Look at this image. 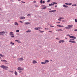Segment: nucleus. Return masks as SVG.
<instances>
[{"mask_svg": "<svg viewBox=\"0 0 77 77\" xmlns=\"http://www.w3.org/2000/svg\"><path fill=\"white\" fill-rule=\"evenodd\" d=\"M15 41L16 42L17 41V42H19V41H18V40H15Z\"/></svg>", "mask_w": 77, "mask_h": 77, "instance_id": "46", "label": "nucleus"}, {"mask_svg": "<svg viewBox=\"0 0 77 77\" xmlns=\"http://www.w3.org/2000/svg\"><path fill=\"white\" fill-rule=\"evenodd\" d=\"M21 2L22 3H25V2H23V1H22V2Z\"/></svg>", "mask_w": 77, "mask_h": 77, "instance_id": "41", "label": "nucleus"}, {"mask_svg": "<svg viewBox=\"0 0 77 77\" xmlns=\"http://www.w3.org/2000/svg\"><path fill=\"white\" fill-rule=\"evenodd\" d=\"M66 36H70V35L68 34V35H66Z\"/></svg>", "mask_w": 77, "mask_h": 77, "instance_id": "49", "label": "nucleus"}, {"mask_svg": "<svg viewBox=\"0 0 77 77\" xmlns=\"http://www.w3.org/2000/svg\"><path fill=\"white\" fill-rule=\"evenodd\" d=\"M35 7H38L39 6L38 5H35Z\"/></svg>", "mask_w": 77, "mask_h": 77, "instance_id": "51", "label": "nucleus"}, {"mask_svg": "<svg viewBox=\"0 0 77 77\" xmlns=\"http://www.w3.org/2000/svg\"><path fill=\"white\" fill-rule=\"evenodd\" d=\"M74 31H77V29H75L74 30Z\"/></svg>", "mask_w": 77, "mask_h": 77, "instance_id": "54", "label": "nucleus"}, {"mask_svg": "<svg viewBox=\"0 0 77 77\" xmlns=\"http://www.w3.org/2000/svg\"><path fill=\"white\" fill-rule=\"evenodd\" d=\"M37 63V62L35 60H34L32 61V63H33L34 64H35V63Z\"/></svg>", "mask_w": 77, "mask_h": 77, "instance_id": "8", "label": "nucleus"}, {"mask_svg": "<svg viewBox=\"0 0 77 77\" xmlns=\"http://www.w3.org/2000/svg\"><path fill=\"white\" fill-rule=\"evenodd\" d=\"M10 72H13V71H10Z\"/></svg>", "mask_w": 77, "mask_h": 77, "instance_id": "53", "label": "nucleus"}, {"mask_svg": "<svg viewBox=\"0 0 77 77\" xmlns=\"http://www.w3.org/2000/svg\"><path fill=\"white\" fill-rule=\"evenodd\" d=\"M63 7H64V8H68V6H66V5H63Z\"/></svg>", "mask_w": 77, "mask_h": 77, "instance_id": "22", "label": "nucleus"}, {"mask_svg": "<svg viewBox=\"0 0 77 77\" xmlns=\"http://www.w3.org/2000/svg\"><path fill=\"white\" fill-rule=\"evenodd\" d=\"M69 42H71L72 43H75V44L76 43V42L75 41H71V40H70L69 41Z\"/></svg>", "mask_w": 77, "mask_h": 77, "instance_id": "5", "label": "nucleus"}, {"mask_svg": "<svg viewBox=\"0 0 77 77\" xmlns=\"http://www.w3.org/2000/svg\"><path fill=\"white\" fill-rule=\"evenodd\" d=\"M0 67L1 68H3L4 69H5L6 70H7V69H8H8L9 68V67L8 66H7L4 65L1 66H0Z\"/></svg>", "mask_w": 77, "mask_h": 77, "instance_id": "1", "label": "nucleus"}, {"mask_svg": "<svg viewBox=\"0 0 77 77\" xmlns=\"http://www.w3.org/2000/svg\"><path fill=\"white\" fill-rule=\"evenodd\" d=\"M42 9H46V7H43V8H42Z\"/></svg>", "mask_w": 77, "mask_h": 77, "instance_id": "37", "label": "nucleus"}, {"mask_svg": "<svg viewBox=\"0 0 77 77\" xmlns=\"http://www.w3.org/2000/svg\"><path fill=\"white\" fill-rule=\"evenodd\" d=\"M58 42L60 43H62H62H63V42H65V41L63 40H60V41Z\"/></svg>", "mask_w": 77, "mask_h": 77, "instance_id": "3", "label": "nucleus"}, {"mask_svg": "<svg viewBox=\"0 0 77 77\" xmlns=\"http://www.w3.org/2000/svg\"><path fill=\"white\" fill-rule=\"evenodd\" d=\"M53 12H56V10H52Z\"/></svg>", "mask_w": 77, "mask_h": 77, "instance_id": "45", "label": "nucleus"}, {"mask_svg": "<svg viewBox=\"0 0 77 77\" xmlns=\"http://www.w3.org/2000/svg\"><path fill=\"white\" fill-rule=\"evenodd\" d=\"M32 32V31L30 30L26 31V32L27 33H30V32Z\"/></svg>", "mask_w": 77, "mask_h": 77, "instance_id": "23", "label": "nucleus"}, {"mask_svg": "<svg viewBox=\"0 0 77 77\" xmlns=\"http://www.w3.org/2000/svg\"><path fill=\"white\" fill-rule=\"evenodd\" d=\"M57 23H60V22H58Z\"/></svg>", "mask_w": 77, "mask_h": 77, "instance_id": "58", "label": "nucleus"}, {"mask_svg": "<svg viewBox=\"0 0 77 77\" xmlns=\"http://www.w3.org/2000/svg\"><path fill=\"white\" fill-rule=\"evenodd\" d=\"M40 3L42 4L44 3H45V2L44 1L41 0L40 1Z\"/></svg>", "mask_w": 77, "mask_h": 77, "instance_id": "13", "label": "nucleus"}, {"mask_svg": "<svg viewBox=\"0 0 77 77\" xmlns=\"http://www.w3.org/2000/svg\"><path fill=\"white\" fill-rule=\"evenodd\" d=\"M56 31H58V32H59V31H60V29H58V30L57 29V30H56Z\"/></svg>", "mask_w": 77, "mask_h": 77, "instance_id": "38", "label": "nucleus"}, {"mask_svg": "<svg viewBox=\"0 0 77 77\" xmlns=\"http://www.w3.org/2000/svg\"><path fill=\"white\" fill-rule=\"evenodd\" d=\"M1 61L2 62H4L5 61V60H1Z\"/></svg>", "mask_w": 77, "mask_h": 77, "instance_id": "33", "label": "nucleus"}, {"mask_svg": "<svg viewBox=\"0 0 77 77\" xmlns=\"http://www.w3.org/2000/svg\"><path fill=\"white\" fill-rule=\"evenodd\" d=\"M42 64H45L46 63H45V62H42L41 63Z\"/></svg>", "mask_w": 77, "mask_h": 77, "instance_id": "29", "label": "nucleus"}, {"mask_svg": "<svg viewBox=\"0 0 77 77\" xmlns=\"http://www.w3.org/2000/svg\"><path fill=\"white\" fill-rule=\"evenodd\" d=\"M21 71H19V73H20V72H21Z\"/></svg>", "mask_w": 77, "mask_h": 77, "instance_id": "56", "label": "nucleus"}, {"mask_svg": "<svg viewBox=\"0 0 77 77\" xmlns=\"http://www.w3.org/2000/svg\"><path fill=\"white\" fill-rule=\"evenodd\" d=\"M20 19H25V17H20Z\"/></svg>", "mask_w": 77, "mask_h": 77, "instance_id": "14", "label": "nucleus"}, {"mask_svg": "<svg viewBox=\"0 0 77 77\" xmlns=\"http://www.w3.org/2000/svg\"><path fill=\"white\" fill-rule=\"evenodd\" d=\"M27 15V16H30V15H31L30 14H28Z\"/></svg>", "mask_w": 77, "mask_h": 77, "instance_id": "50", "label": "nucleus"}, {"mask_svg": "<svg viewBox=\"0 0 77 77\" xmlns=\"http://www.w3.org/2000/svg\"><path fill=\"white\" fill-rule=\"evenodd\" d=\"M56 39H58V38H56Z\"/></svg>", "mask_w": 77, "mask_h": 77, "instance_id": "61", "label": "nucleus"}, {"mask_svg": "<svg viewBox=\"0 0 77 77\" xmlns=\"http://www.w3.org/2000/svg\"><path fill=\"white\" fill-rule=\"evenodd\" d=\"M65 29H71V28L69 27V26H68L66 27Z\"/></svg>", "mask_w": 77, "mask_h": 77, "instance_id": "17", "label": "nucleus"}, {"mask_svg": "<svg viewBox=\"0 0 77 77\" xmlns=\"http://www.w3.org/2000/svg\"><path fill=\"white\" fill-rule=\"evenodd\" d=\"M50 27H54V26H50Z\"/></svg>", "mask_w": 77, "mask_h": 77, "instance_id": "40", "label": "nucleus"}, {"mask_svg": "<svg viewBox=\"0 0 77 77\" xmlns=\"http://www.w3.org/2000/svg\"><path fill=\"white\" fill-rule=\"evenodd\" d=\"M14 25H16V26H18V23L17 22H15L14 23Z\"/></svg>", "mask_w": 77, "mask_h": 77, "instance_id": "15", "label": "nucleus"}, {"mask_svg": "<svg viewBox=\"0 0 77 77\" xmlns=\"http://www.w3.org/2000/svg\"><path fill=\"white\" fill-rule=\"evenodd\" d=\"M55 8H57V5L55 6Z\"/></svg>", "mask_w": 77, "mask_h": 77, "instance_id": "59", "label": "nucleus"}, {"mask_svg": "<svg viewBox=\"0 0 77 77\" xmlns=\"http://www.w3.org/2000/svg\"><path fill=\"white\" fill-rule=\"evenodd\" d=\"M0 33H1V35H4V34H5V33H6V32H5V31L1 32H0Z\"/></svg>", "mask_w": 77, "mask_h": 77, "instance_id": "4", "label": "nucleus"}, {"mask_svg": "<svg viewBox=\"0 0 77 77\" xmlns=\"http://www.w3.org/2000/svg\"><path fill=\"white\" fill-rule=\"evenodd\" d=\"M40 33H43L44 31H41V30H39Z\"/></svg>", "mask_w": 77, "mask_h": 77, "instance_id": "24", "label": "nucleus"}, {"mask_svg": "<svg viewBox=\"0 0 77 77\" xmlns=\"http://www.w3.org/2000/svg\"><path fill=\"white\" fill-rule=\"evenodd\" d=\"M65 38L66 39H68V38H67L66 37H65Z\"/></svg>", "mask_w": 77, "mask_h": 77, "instance_id": "52", "label": "nucleus"}, {"mask_svg": "<svg viewBox=\"0 0 77 77\" xmlns=\"http://www.w3.org/2000/svg\"><path fill=\"white\" fill-rule=\"evenodd\" d=\"M54 4H49V5L50 6H54Z\"/></svg>", "mask_w": 77, "mask_h": 77, "instance_id": "32", "label": "nucleus"}, {"mask_svg": "<svg viewBox=\"0 0 77 77\" xmlns=\"http://www.w3.org/2000/svg\"><path fill=\"white\" fill-rule=\"evenodd\" d=\"M34 3H36V1H34Z\"/></svg>", "mask_w": 77, "mask_h": 77, "instance_id": "60", "label": "nucleus"}, {"mask_svg": "<svg viewBox=\"0 0 77 77\" xmlns=\"http://www.w3.org/2000/svg\"><path fill=\"white\" fill-rule=\"evenodd\" d=\"M18 60L20 61H22L24 60V59L22 58H18Z\"/></svg>", "mask_w": 77, "mask_h": 77, "instance_id": "7", "label": "nucleus"}, {"mask_svg": "<svg viewBox=\"0 0 77 77\" xmlns=\"http://www.w3.org/2000/svg\"><path fill=\"white\" fill-rule=\"evenodd\" d=\"M30 24V22H26L25 23V24Z\"/></svg>", "mask_w": 77, "mask_h": 77, "instance_id": "19", "label": "nucleus"}, {"mask_svg": "<svg viewBox=\"0 0 77 77\" xmlns=\"http://www.w3.org/2000/svg\"><path fill=\"white\" fill-rule=\"evenodd\" d=\"M49 32H52L51 31H49Z\"/></svg>", "mask_w": 77, "mask_h": 77, "instance_id": "57", "label": "nucleus"}, {"mask_svg": "<svg viewBox=\"0 0 77 77\" xmlns=\"http://www.w3.org/2000/svg\"><path fill=\"white\" fill-rule=\"evenodd\" d=\"M70 40H72V41H74V39H70Z\"/></svg>", "mask_w": 77, "mask_h": 77, "instance_id": "48", "label": "nucleus"}, {"mask_svg": "<svg viewBox=\"0 0 77 77\" xmlns=\"http://www.w3.org/2000/svg\"><path fill=\"white\" fill-rule=\"evenodd\" d=\"M10 35H14V34H13V32H11L10 33Z\"/></svg>", "mask_w": 77, "mask_h": 77, "instance_id": "16", "label": "nucleus"}, {"mask_svg": "<svg viewBox=\"0 0 77 77\" xmlns=\"http://www.w3.org/2000/svg\"><path fill=\"white\" fill-rule=\"evenodd\" d=\"M19 22L23 24V22H22L21 21H19Z\"/></svg>", "mask_w": 77, "mask_h": 77, "instance_id": "39", "label": "nucleus"}, {"mask_svg": "<svg viewBox=\"0 0 77 77\" xmlns=\"http://www.w3.org/2000/svg\"><path fill=\"white\" fill-rule=\"evenodd\" d=\"M69 38H73V39H76V37L73 36H70Z\"/></svg>", "mask_w": 77, "mask_h": 77, "instance_id": "6", "label": "nucleus"}, {"mask_svg": "<svg viewBox=\"0 0 77 77\" xmlns=\"http://www.w3.org/2000/svg\"><path fill=\"white\" fill-rule=\"evenodd\" d=\"M75 22H77V19H75Z\"/></svg>", "mask_w": 77, "mask_h": 77, "instance_id": "36", "label": "nucleus"}, {"mask_svg": "<svg viewBox=\"0 0 77 77\" xmlns=\"http://www.w3.org/2000/svg\"><path fill=\"white\" fill-rule=\"evenodd\" d=\"M62 22H64V21H65V20H62Z\"/></svg>", "mask_w": 77, "mask_h": 77, "instance_id": "55", "label": "nucleus"}, {"mask_svg": "<svg viewBox=\"0 0 77 77\" xmlns=\"http://www.w3.org/2000/svg\"><path fill=\"white\" fill-rule=\"evenodd\" d=\"M63 19V18L62 17H59V18L58 19V20L59 21H61V20Z\"/></svg>", "mask_w": 77, "mask_h": 77, "instance_id": "10", "label": "nucleus"}, {"mask_svg": "<svg viewBox=\"0 0 77 77\" xmlns=\"http://www.w3.org/2000/svg\"><path fill=\"white\" fill-rule=\"evenodd\" d=\"M10 44H11V45H14L15 44V43H13L12 42H10Z\"/></svg>", "mask_w": 77, "mask_h": 77, "instance_id": "18", "label": "nucleus"}, {"mask_svg": "<svg viewBox=\"0 0 77 77\" xmlns=\"http://www.w3.org/2000/svg\"><path fill=\"white\" fill-rule=\"evenodd\" d=\"M65 5H72V3H65Z\"/></svg>", "mask_w": 77, "mask_h": 77, "instance_id": "11", "label": "nucleus"}, {"mask_svg": "<svg viewBox=\"0 0 77 77\" xmlns=\"http://www.w3.org/2000/svg\"><path fill=\"white\" fill-rule=\"evenodd\" d=\"M49 12H53V10L52 11H49Z\"/></svg>", "mask_w": 77, "mask_h": 77, "instance_id": "44", "label": "nucleus"}, {"mask_svg": "<svg viewBox=\"0 0 77 77\" xmlns=\"http://www.w3.org/2000/svg\"><path fill=\"white\" fill-rule=\"evenodd\" d=\"M68 26H69V27H70V29H71L73 26L72 25H68Z\"/></svg>", "mask_w": 77, "mask_h": 77, "instance_id": "9", "label": "nucleus"}, {"mask_svg": "<svg viewBox=\"0 0 77 77\" xmlns=\"http://www.w3.org/2000/svg\"><path fill=\"white\" fill-rule=\"evenodd\" d=\"M57 26L59 27H64L63 26H62L61 25H57Z\"/></svg>", "mask_w": 77, "mask_h": 77, "instance_id": "12", "label": "nucleus"}, {"mask_svg": "<svg viewBox=\"0 0 77 77\" xmlns=\"http://www.w3.org/2000/svg\"><path fill=\"white\" fill-rule=\"evenodd\" d=\"M77 5L76 4H74L72 5V6H76Z\"/></svg>", "mask_w": 77, "mask_h": 77, "instance_id": "25", "label": "nucleus"}, {"mask_svg": "<svg viewBox=\"0 0 77 77\" xmlns=\"http://www.w3.org/2000/svg\"><path fill=\"white\" fill-rule=\"evenodd\" d=\"M34 29L35 30H38V27L35 28Z\"/></svg>", "mask_w": 77, "mask_h": 77, "instance_id": "30", "label": "nucleus"}, {"mask_svg": "<svg viewBox=\"0 0 77 77\" xmlns=\"http://www.w3.org/2000/svg\"><path fill=\"white\" fill-rule=\"evenodd\" d=\"M14 74L16 75H18V73H17V72H16V71L15 72Z\"/></svg>", "mask_w": 77, "mask_h": 77, "instance_id": "21", "label": "nucleus"}, {"mask_svg": "<svg viewBox=\"0 0 77 77\" xmlns=\"http://www.w3.org/2000/svg\"><path fill=\"white\" fill-rule=\"evenodd\" d=\"M45 62L46 63H48V62H49V60H46L45 61Z\"/></svg>", "mask_w": 77, "mask_h": 77, "instance_id": "20", "label": "nucleus"}, {"mask_svg": "<svg viewBox=\"0 0 77 77\" xmlns=\"http://www.w3.org/2000/svg\"><path fill=\"white\" fill-rule=\"evenodd\" d=\"M8 71L11 72V71H10V70H9Z\"/></svg>", "mask_w": 77, "mask_h": 77, "instance_id": "63", "label": "nucleus"}, {"mask_svg": "<svg viewBox=\"0 0 77 77\" xmlns=\"http://www.w3.org/2000/svg\"><path fill=\"white\" fill-rule=\"evenodd\" d=\"M16 32H20V30H17L16 31Z\"/></svg>", "mask_w": 77, "mask_h": 77, "instance_id": "34", "label": "nucleus"}, {"mask_svg": "<svg viewBox=\"0 0 77 77\" xmlns=\"http://www.w3.org/2000/svg\"><path fill=\"white\" fill-rule=\"evenodd\" d=\"M24 69V68L21 67H19L17 68V69L19 70V71H23Z\"/></svg>", "mask_w": 77, "mask_h": 77, "instance_id": "2", "label": "nucleus"}, {"mask_svg": "<svg viewBox=\"0 0 77 77\" xmlns=\"http://www.w3.org/2000/svg\"><path fill=\"white\" fill-rule=\"evenodd\" d=\"M38 30H40V29H42V28L41 27H37Z\"/></svg>", "mask_w": 77, "mask_h": 77, "instance_id": "26", "label": "nucleus"}, {"mask_svg": "<svg viewBox=\"0 0 77 77\" xmlns=\"http://www.w3.org/2000/svg\"><path fill=\"white\" fill-rule=\"evenodd\" d=\"M45 30H48V29L47 28H45Z\"/></svg>", "mask_w": 77, "mask_h": 77, "instance_id": "43", "label": "nucleus"}, {"mask_svg": "<svg viewBox=\"0 0 77 77\" xmlns=\"http://www.w3.org/2000/svg\"><path fill=\"white\" fill-rule=\"evenodd\" d=\"M50 2V0H48L47 1V2Z\"/></svg>", "mask_w": 77, "mask_h": 77, "instance_id": "42", "label": "nucleus"}, {"mask_svg": "<svg viewBox=\"0 0 77 77\" xmlns=\"http://www.w3.org/2000/svg\"><path fill=\"white\" fill-rule=\"evenodd\" d=\"M0 56H1V57H3V56H4V55H2V54H0Z\"/></svg>", "mask_w": 77, "mask_h": 77, "instance_id": "28", "label": "nucleus"}, {"mask_svg": "<svg viewBox=\"0 0 77 77\" xmlns=\"http://www.w3.org/2000/svg\"><path fill=\"white\" fill-rule=\"evenodd\" d=\"M51 61H52V60H51Z\"/></svg>", "mask_w": 77, "mask_h": 77, "instance_id": "64", "label": "nucleus"}, {"mask_svg": "<svg viewBox=\"0 0 77 77\" xmlns=\"http://www.w3.org/2000/svg\"><path fill=\"white\" fill-rule=\"evenodd\" d=\"M54 4L55 5H57V3L56 2H53L51 3V4Z\"/></svg>", "mask_w": 77, "mask_h": 77, "instance_id": "27", "label": "nucleus"}, {"mask_svg": "<svg viewBox=\"0 0 77 77\" xmlns=\"http://www.w3.org/2000/svg\"><path fill=\"white\" fill-rule=\"evenodd\" d=\"M60 31H61L62 32L63 31V30H62V29H60Z\"/></svg>", "mask_w": 77, "mask_h": 77, "instance_id": "47", "label": "nucleus"}, {"mask_svg": "<svg viewBox=\"0 0 77 77\" xmlns=\"http://www.w3.org/2000/svg\"><path fill=\"white\" fill-rule=\"evenodd\" d=\"M4 62H5V63H8V61H7L6 60H4Z\"/></svg>", "mask_w": 77, "mask_h": 77, "instance_id": "31", "label": "nucleus"}, {"mask_svg": "<svg viewBox=\"0 0 77 77\" xmlns=\"http://www.w3.org/2000/svg\"><path fill=\"white\" fill-rule=\"evenodd\" d=\"M18 1L20 2V1H21L20 0H18Z\"/></svg>", "mask_w": 77, "mask_h": 77, "instance_id": "62", "label": "nucleus"}, {"mask_svg": "<svg viewBox=\"0 0 77 77\" xmlns=\"http://www.w3.org/2000/svg\"><path fill=\"white\" fill-rule=\"evenodd\" d=\"M11 36L12 38H14V37H15V36L14 35H11Z\"/></svg>", "mask_w": 77, "mask_h": 77, "instance_id": "35", "label": "nucleus"}]
</instances>
